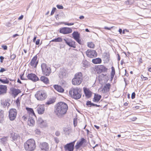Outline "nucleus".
Returning a JSON list of instances; mask_svg holds the SVG:
<instances>
[{
	"mask_svg": "<svg viewBox=\"0 0 151 151\" xmlns=\"http://www.w3.org/2000/svg\"><path fill=\"white\" fill-rule=\"evenodd\" d=\"M54 87L56 90L59 92L63 93L64 92V89L60 86L57 85H55L54 86Z\"/></svg>",
	"mask_w": 151,
	"mask_h": 151,
	"instance_id": "nucleus-27",
	"label": "nucleus"
},
{
	"mask_svg": "<svg viewBox=\"0 0 151 151\" xmlns=\"http://www.w3.org/2000/svg\"><path fill=\"white\" fill-rule=\"evenodd\" d=\"M63 23L65 25H67L68 26H70L73 25L74 24V23H68L67 22H63Z\"/></svg>",
	"mask_w": 151,
	"mask_h": 151,
	"instance_id": "nucleus-44",
	"label": "nucleus"
},
{
	"mask_svg": "<svg viewBox=\"0 0 151 151\" xmlns=\"http://www.w3.org/2000/svg\"><path fill=\"white\" fill-rule=\"evenodd\" d=\"M83 91L86 97L87 98H90L92 96V92L88 88L84 87Z\"/></svg>",
	"mask_w": 151,
	"mask_h": 151,
	"instance_id": "nucleus-22",
	"label": "nucleus"
},
{
	"mask_svg": "<svg viewBox=\"0 0 151 151\" xmlns=\"http://www.w3.org/2000/svg\"><path fill=\"white\" fill-rule=\"evenodd\" d=\"M27 77L28 79L34 82H36L40 80L38 77L34 73H28L27 76Z\"/></svg>",
	"mask_w": 151,
	"mask_h": 151,
	"instance_id": "nucleus-14",
	"label": "nucleus"
},
{
	"mask_svg": "<svg viewBox=\"0 0 151 151\" xmlns=\"http://www.w3.org/2000/svg\"><path fill=\"white\" fill-rule=\"evenodd\" d=\"M40 40L39 39H37L36 41L35 44L36 45H39L40 44Z\"/></svg>",
	"mask_w": 151,
	"mask_h": 151,
	"instance_id": "nucleus-59",
	"label": "nucleus"
},
{
	"mask_svg": "<svg viewBox=\"0 0 151 151\" xmlns=\"http://www.w3.org/2000/svg\"><path fill=\"white\" fill-rule=\"evenodd\" d=\"M101 97V95L95 93L94 95L93 101L94 102H98L100 100Z\"/></svg>",
	"mask_w": 151,
	"mask_h": 151,
	"instance_id": "nucleus-25",
	"label": "nucleus"
},
{
	"mask_svg": "<svg viewBox=\"0 0 151 151\" xmlns=\"http://www.w3.org/2000/svg\"><path fill=\"white\" fill-rule=\"evenodd\" d=\"M16 57V55L15 54H12V53H11V55L10 56V58L11 59V60H14Z\"/></svg>",
	"mask_w": 151,
	"mask_h": 151,
	"instance_id": "nucleus-43",
	"label": "nucleus"
},
{
	"mask_svg": "<svg viewBox=\"0 0 151 151\" xmlns=\"http://www.w3.org/2000/svg\"><path fill=\"white\" fill-rule=\"evenodd\" d=\"M35 96L37 100L43 101L47 97L46 94L42 90L37 91L35 94Z\"/></svg>",
	"mask_w": 151,
	"mask_h": 151,
	"instance_id": "nucleus-4",
	"label": "nucleus"
},
{
	"mask_svg": "<svg viewBox=\"0 0 151 151\" xmlns=\"http://www.w3.org/2000/svg\"><path fill=\"white\" fill-rule=\"evenodd\" d=\"M92 62L94 64H100L101 63V59L99 58H97L93 59Z\"/></svg>",
	"mask_w": 151,
	"mask_h": 151,
	"instance_id": "nucleus-30",
	"label": "nucleus"
},
{
	"mask_svg": "<svg viewBox=\"0 0 151 151\" xmlns=\"http://www.w3.org/2000/svg\"><path fill=\"white\" fill-rule=\"evenodd\" d=\"M24 75V73H23L22 74L20 75V79L22 80H27V79H25V78H23V76Z\"/></svg>",
	"mask_w": 151,
	"mask_h": 151,
	"instance_id": "nucleus-52",
	"label": "nucleus"
},
{
	"mask_svg": "<svg viewBox=\"0 0 151 151\" xmlns=\"http://www.w3.org/2000/svg\"><path fill=\"white\" fill-rule=\"evenodd\" d=\"M137 118L135 117H133L131 119V120L132 121H134L137 119Z\"/></svg>",
	"mask_w": 151,
	"mask_h": 151,
	"instance_id": "nucleus-60",
	"label": "nucleus"
},
{
	"mask_svg": "<svg viewBox=\"0 0 151 151\" xmlns=\"http://www.w3.org/2000/svg\"><path fill=\"white\" fill-rule=\"evenodd\" d=\"M0 139L1 142L3 144H5V142H6L7 140V138L6 137H3V138H1Z\"/></svg>",
	"mask_w": 151,
	"mask_h": 151,
	"instance_id": "nucleus-39",
	"label": "nucleus"
},
{
	"mask_svg": "<svg viewBox=\"0 0 151 151\" xmlns=\"http://www.w3.org/2000/svg\"><path fill=\"white\" fill-rule=\"evenodd\" d=\"M81 90L78 88H73L70 90L69 94L74 99H80L81 97Z\"/></svg>",
	"mask_w": 151,
	"mask_h": 151,
	"instance_id": "nucleus-3",
	"label": "nucleus"
},
{
	"mask_svg": "<svg viewBox=\"0 0 151 151\" xmlns=\"http://www.w3.org/2000/svg\"><path fill=\"white\" fill-rule=\"evenodd\" d=\"M87 46L89 47L92 48H93L95 47V45L92 42H88Z\"/></svg>",
	"mask_w": 151,
	"mask_h": 151,
	"instance_id": "nucleus-37",
	"label": "nucleus"
},
{
	"mask_svg": "<svg viewBox=\"0 0 151 151\" xmlns=\"http://www.w3.org/2000/svg\"><path fill=\"white\" fill-rule=\"evenodd\" d=\"M63 40L65 44L69 47L74 48L76 47V42L75 41L66 37L64 38Z\"/></svg>",
	"mask_w": 151,
	"mask_h": 151,
	"instance_id": "nucleus-10",
	"label": "nucleus"
},
{
	"mask_svg": "<svg viewBox=\"0 0 151 151\" xmlns=\"http://www.w3.org/2000/svg\"><path fill=\"white\" fill-rule=\"evenodd\" d=\"M7 70L3 68H1L0 70V73H3L4 72Z\"/></svg>",
	"mask_w": 151,
	"mask_h": 151,
	"instance_id": "nucleus-47",
	"label": "nucleus"
},
{
	"mask_svg": "<svg viewBox=\"0 0 151 151\" xmlns=\"http://www.w3.org/2000/svg\"><path fill=\"white\" fill-rule=\"evenodd\" d=\"M74 77H76V78H82V73L81 72H78L75 75Z\"/></svg>",
	"mask_w": 151,
	"mask_h": 151,
	"instance_id": "nucleus-36",
	"label": "nucleus"
},
{
	"mask_svg": "<svg viewBox=\"0 0 151 151\" xmlns=\"http://www.w3.org/2000/svg\"><path fill=\"white\" fill-rule=\"evenodd\" d=\"M44 121V120H43L42 118L41 117H39L38 118V123L40 124H41Z\"/></svg>",
	"mask_w": 151,
	"mask_h": 151,
	"instance_id": "nucleus-45",
	"label": "nucleus"
},
{
	"mask_svg": "<svg viewBox=\"0 0 151 151\" xmlns=\"http://www.w3.org/2000/svg\"><path fill=\"white\" fill-rule=\"evenodd\" d=\"M37 58V55L33 57L29 64L31 66H34L35 68H36L38 62V60L36 61Z\"/></svg>",
	"mask_w": 151,
	"mask_h": 151,
	"instance_id": "nucleus-17",
	"label": "nucleus"
},
{
	"mask_svg": "<svg viewBox=\"0 0 151 151\" xmlns=\"http://www.w3.org/2000/svg\"><path fill=\"white\" fill-rule=\"evenodd\" d=\"M36 146L35 141L32 139H29L24 144V149L26 151H33Z\"/></svg>",
	"mask_w": 151,
	"mask_h": 151,
	"instance_id": "nucleus-2",
	"label": "nucleus"
},
{
	"mask_svg": "<svg viewBox=\"0 0 151 151\" xmlns=\"http://www.w3.org/2000/svg\"><path fill=\"white\" fill-rule=\"evenodd\" d=\"M47 124L46 123V120H44L43 122H42L41 124H40V126L41 127H46L47 126Z\"/></svg>",
	"mask_w": 151,
	"mask_h": 151,
	"instance_id": "nucleus-38",
	"label": "nucleus"
},
{
	"mask_svg": "<svg viewBox=\"0 0 151 151\" xmlns=\"http://www.w3.org/2000/svg\"><path fill=\"white\" fill-rule=\"evenodd\" d=\"M113 27H105L104 28L105 29H106L107 30H110L111 28H113Z\"/></svg>",
	"mask_w": 151,
	"mask_h": 151,
	"instance_id": "nucleus-55",
	"label": "nucleus"
},
{
	"mask_svg": "<svg viewBox=\"0 0 151 151\" xmlns=\"http://www.w3.org/2000/svg\"><path fill=\"white\" fill-rule=\"evenodd\" d=\"M7 87L6 85H0V95H3L7 92Z\"/></svg>",
	"mask_w": 151,
	"mask_h": 151,
	"instance_id": "nucleus-19",
	"label": "nucleus"
},
{
	"mask_svg": "<svg viewBox=\"0 0 151 151\" xmlns=\"http://www.w3.org/2000/svg\"><path fill=\"white\" fill-rule=\"evenodd\" d=\"M9 119L12 121L16 119L17 114L16 109H11L9 110Z\"/></svg>",
	"mask_w": 151,
	"mask_h": 151,
	"instance_id": "nucleus-8",
	"label": "nucleus"
},
{
	"mask_svg": "<svg viewBox=\"0 0 151 151\" xmlns=\"http://www.w3.org/2000/svg\"><path fill=\"white\" fill-rule=\"evenodd\" d=\"M111 75H114L115 73V71L114 67L112 66L111 68Z\"/></svg>",
	"mask_w": 151,
	"mask_h": 151,
	"instance_id": "nucleus-42",
	"label": "nucleus"
},
{
	"mask_svg": "<svg viewBox=\"0 0 151 151\" xmlns=\"http://www.w3.org/2000/svg\"><path fill=\"white\" fill-rule=\"evenodd\" d=\"M4 59V58L3 56H0V62L1 63H2L3 61V60Z\"/></svg>",
	"mask_w": 151,
	"mask_h": 151,
	"instance_id": "nucleus-58",
	"label": "nucleus"
},
{
	"mask_svg": "<svg viewBox=\"0 0 151 151\" xmlns=\"http://www.w3.org/2000/svg\"><path fill=\"white\" fill-rule=\"evenodd\" d=\"M24 16L23 15H21L20 17H19L18 18V19L19 20H21L23 18Z\"/></svg>",
	"mask_w": 151,
	"mask_h": 151,
	"instance_id": "nucleus-64",
	"label": "nucleus"
},
{
	"mask_svg": "<svg viewBox=\"0 0 151 151\" xmlns=\"http://www.w3.org/2000/svg\"><path fill=\"white\" fill-rule=\"evenodd\" d=\"M33 116L29 117L28 119V124L30 126H33L35 124V120Z\"/></svg>",
	"mask_w": 151,
	"mask_h": 151,
	"instance_id": "nucleus-26",
	"label": "nucleus"
},
{
	"mask_svg": "<svg viewBox=\"0 0 151 151\" xmlns=\"http://www.w3.org/2000/svg\"><path fill=\"white\" fill-rule=\"evenodd\" d=\"M18 137V135L17 134L14 133L12 137V139L14 141L17 140V138Z\"/></svg>",
	"mask_w": 151,
	"mask_h": 151,
	"instance_id": "nucleus-40",
	"label": "nucleus"
},
{
	"mask_svg": "<svg viewBox=\"0 0 151 151\" xmlns=\"http://www.w3.org/2000/svg\"><path fill=\"white\" fill-rule=\"evenodd\" d=\"M59 31L60 33L66 35L71 33L72 32V29L70 27H63L60 28Z\"/></svg>",
	"mask_w": 151,
	"mask_h": 151,
	"instance_id": "nucleus-13",
	"label": "nucleus"
},
{
	"mask_svg": "<svg viewBox=\"0 0 151 151\" xmlns=\"http://www.w3.org/2000/svg\"><path fill=\"white\" fill-rule=\"evenodd\" d=\"M141 77L142 79L144 81L147 80L148 79L147 77H144L142 75H141Z\"/></svg>",
	"mask_w": 151,
	"mask_h": 151,
	"instance_id": "nucleus-49",
	"label": "nucleus"
},
{
	"mask_svg": "<svg viewBox=\"0 0 151 151\" xmlns=\"http://www.w3.org/2000/svg\"><path fill=\"white\" fill-rule=\"evenodd\" d=\"M55 40L56 42H61L63 41V39L61 37H58Z\"/></svg>",
	"mask_w": 151,
	"mask_h": 151,
	"instance_id": "nucleus-41",
	"label": "nucleus"
},
{
	"mask_svg": "<svg viewBox=\"0 0 151 151\" xmlns=\"http://www.w3.org/2000/svg\"><path fill=\"white\" fill-rule=\"evenodd\" d=\"M56 10V8L55 7H53L52 9V10L51 11V14H50V15H53L55 12V11Z\"/></svg>",
	"mask_w": 151,
	"mask_h": 151,
	"instance_id": "nucleus-46",
	"label": "nucleus"
},
{
	"mask_svg": "<svg viewBox=\"0 0 151 151\" xmlns=\"http://www.w3.org/2000/svg\"><path fill=\"white\" fill-rule=\"evenodd\" d=\"M4 111L0 109V123H1L4 120Z\"/></svg>",
	"mask_w": 151,
	"mask_h": 151,
	"instance_id": "nucleus-33",
	"label": "nucleus"
},
{
	"mask_svg": "<svg viewBox=\"0 0 151 151\" xmlns=\"http://www.w3.org/2000/svg\"><path fill=\"white\" fill-rule=\"evenodd\" d=\"M82 64L83 66L85 68H87L89 65L88 62L86 60H83Z\"/></svg>",
	"mask_w": 151,
	"mask_h": 151,
	"instance_id": "nucleus-34",
	"label": "nucleus"
},
{
	"mask_svg": "<svg viewBox=\"0 0 151 151\" xmlns=\"http://www.w3.org/2000/svg\"><path fill=\"white\" fill-rule=\"evenodd\" d=\"M39 147L41 150H44L45 151H48L49 149V145L46 142L40 143Z\"/></svg>",
	"mask_w": 151,
	"mask_h": 151,
	"instance_id": "nucleus-16",
	"label": "nucleus"
},
{
	"mask_svg": "<svg viewBox=\"0 0 151 151\" xmlns=\"http://www.w3.org/2000/svg\"><path fill=\"white\" fill-rule=\"evenodd\" d=\"M26 109L29 114V117L33 116L35 118L36 117L34 110L32 108L27 107Z\"/></svg>",
	"mask_w": 151,
	"mask_h": 151,
	"instance_id": "nucleus-23",
	"label": "nucleus"
},
{
	"mask_svg": "<svg viewBox=\"0 0 151 151\" xmlns=\"http://www.w3.org/2000/svg\"><path fill=\"white\" fill-rule=\"evenodd\" d=\"M42 72L46 76H49L51 73V69L47 66L46 63H43L41 65Z\"/></svg>",
	"mask_w": 151,
	"mask_h": 151,
	"instance_id": "nucleus-5",
	"label": "nucleus"
},
{
	"mask_svg": "<svg viewBox=\"0 0 151 151\" xmlns=\"http://www.w3.org/2000/svg\"><path fill=\"white\" fill-rule=\"evenodd\" d=\"M55 108V112L56 114L58 117H60L66 114L68 109V106L65 102H60L56 105Z\"/></svg>",
	"mask_w": 151,
	"mask_h": 151,
	"instance_id": "nucleus-1",
	"label": "nucleus"
},
{
	"mask_svg": "<svg viewBox=\"0 0 151 151\" xmlns=\"http://www.w3.org/2000/svg\"><path fill=\"white\" fill-rule=\"evenodd\" d=\"M63 131L67 135V132L69 131V129H64Z\"/></svg>",
	"mask_w": 151,
	"mask_h": 151,
	"instance_id": "nucleus-61",
	"label": "nucleus"
},
{
	"mask_svg": "<svg viewBox=\"0 0 151 151\" xmlns=\"http://www.w3.org/2000/svg\"><path fill=\"white\" fill-rule=\"evenodd\" d=\"M86 105L88 107L94 106V104L91 102V101H86Z\"/></svg>",
	"mask_w": 151,
	"mask_h": 151,
	"instance_id": "nucleus-35",
	"label": "nucleus"
},
{
	"mask_svg": "<svg viewBox=\"0 0 151 151\" xmlns=\"http://www.w3.org/2000/svg\"><path fill=\"white\" fill-rule=\"evenodd\" d=\"M59 76L60 78H66L68 76L67 70L64 68H60L59 73Z\"/></svg>",
	"mask_w": 151,
	"mask_h": 151,
	"instance_id": "nucleus-15",
	"label": "nucleus"
},
{
	"mask_svg": "<svg viewBox=\"0 0 151 151\" xmlns=\"http://www.w3.org/2000/svg\"><path fill=\"white\" fill-rule=\"evenodd\" d=\"M40 80L46 84H47L49 83V80L45 76H41L40 78Z\"/></svg>",
	"mask_w": 151,
	"mask_h": 151,
	"instance_id": "nucleus-28",
	"label": "nucleus"
},
{
	"mask_svg": "<svg viewBox=\"0 0 151 151\" xmlns=\"http://www.w3.org/2000/svg\"><path fill=\"white\" fill-rule=\"evenodd\" d=\"M72 37L79 44H82L81 40L80 39V34L78 31H75L72 33Z\"/></svg>",
	"mask_w": 151,
	"mask_h": 151,
	"instance_id": "nucleus-9",
	"label": "nucleus"
},
{
	"mask_svg": "<svg viewBox=\"0 0 151 151\" xmlns=\"http://www.w3.org/2000/svg\"><path fill=\"white\" fill-rule=\"evenodd\" d=\"M10 91L12 93V94L14 97H16L18 95L21 93V91L19 89H16L12 87L10 88Z\"/></svg>",
	"mask_w": 151,
	"mask_h": 151,
	"instance_id": "nucleus-18",
	"label": "nucleus"
},
{
	"mask_svg": "<svg viewBox=\"0 0 151 151\" xmlns=\"http://www.w3.org/2000/svg\"><path fill=\"white\" fill-rule=\"evenodd\" d=\"M111 85L109 83H106L105 85L102 90V91L103 93H106L107 92H108L109 91L110 89Z\"/></svg>",
	"mask_w": 151,
	"mask_h": 151,
	"instance_id": "nucleus-24",
	"label": "nucleus"
},
{
	"mask_svg": "<svg viewBox=\"0 0 151 151\" xmlns=\"http://www.w3.org/2000/svg\"><path fill=\"white\" fill-rule=\"evenodd\" d=\"M86 142V140L83 137H82L79 141H78L75 146L76 151L79 150L81 147H84L83 145Z\"/></svg>",
	"mask_w": 151,
	"mask_h": 151,
	"instance_id": "nucleus-7",
	"label": "nucleus"
},
{
	"mask_svg": "<svg viewBox=\"0 0 151 151\" xmlns=\"http://www.w3.org/2000/svg\"><path fill=\"white\" fill-rule=\"evenodd\" d=\"M76 141V140L65 145L64 147L65 150L68 151H73L74 146Z\"/></svg>",
	"mask_w": 151,
	"mask_h": 151,
	"instance_id": "nucleus-11",
	"label": "nucleus"
},
{
	"mask_svg": "<svg viewBox=\"0 0 151 151\" xmlns=\"http://www.w3.org/2000/svg\"><path fill=\"white\" fill-rule=\"evenodd\" d=\"M109 56L110 55L108 53L106 52L104 53V58L106 61L109 62Z\"/></svg>",
	"mask_w": 151,
	"mask_h": 151,
	"instance_id": "nucleus-31",
	"label": "nucleus"
},
{
	"mask_svg": "<svg viewBox=\"0 0 151 151\" xmlns=\"http://www.w3.org/2000/svg\"><path fill=\"white\" fill-rule=\"evenodd\" d=\"M57 8L59 9H63V6L61 5H57L56 6Z\"/></svg>",
	"mask_w": 151,
	"mask_h": 151,
	"instance_id": "nucleus-48",
	"label": "nucleus"
},
{
	"mask_svg": "<svg viewBox=\"0 0 151 151\" xmlns=\"http://www.w3.org/2000/svg\"><path fill=\"white\" fill-rule=\"evenodd\" d=\"M36 133L37 134H40V131L38 129H36L35 130Z\"/></svg>",
	"mask_w": 151,
	"mask_h": 151,
	"instance_id": "nucleus-57",
	"label": "nucleus"
},
{
	"mask_svg": "<svg viewBox=\"0 0 151 151\" xmlns=\"http://www.w3.org/2000/svg\"><path fill=\"white\" fill-rule=\"evenodd\" d=\"M95 71L97 74H100L102 73L107 72L108 70V69L104 65H102L98 66L95 65Z\"/></svg>",
	"mask_w": 151,
	"mask_h": 151,
	"instance_id": "nucleus-6",
	"label": "nucleus"
},
{
	"mask_svg": "<svg viewBox=\"0 0 151 151\" xmlns=\"http://www.w3.org/2000/svg\"><path fill=\"white\" fill-rule=\"evenodd\" d=\"M4 79L0 78V82L3 84H8L9 81L6 77H4Z\"/></svg>",
	"mask_w": 151,
	"mask_h": 151,
	"instance_id": "nucleus-32",
	"label": "nucleus"
},
{
	"mask_svg": "<svg viewBox=\"0 0 151 151\" xmlns=\"http://www.w3.org/2000/svg\"><path fill=\"white\" fill-rule=\"evenodd\" d=\"M115 150H116L117 151H123V150H122L119 148H116L115 149Z\"/></svg>",
	"mask_w": 151,
	"mask_h": 151,
	"instance_id": "nucleus-63",
	"label": "nucleus"
},
{
	"mask_svg": "<svg viewBox=\"0 0 151 151\" xmlns=\"http://www.w3.org/2000/svg\"><path fill=\"white\" fill-rule=\"evenodd\" d=\"M82 80V78L74 77L72 80V83L74 85H78L81 83Z\"/></svg>",
	"mask_w": 151,
	"mask_h": 151,
	"instance_id": "nucleus-21",
	"label": "nucleus"
},
{
	"mask_svg": "<svg viewBox=\"0 0 151 151\" xmlns=\"http://www.w3.org/2000/svg\"><path fill=\"white\" fill-rule=\"evenodd\" d=\"M55 134L58 137L60 135V132L58 131H57L55 132Z\"/></svg>",
	"mask_w": 151,
	"mask_h": 151,
	"instance_id": "nucleus-56",
	"label": "nucleus"
},
{
	"mask_svg": "<svg viewBox=\"0 0 151 151\" xmlns=\"http://www.w3.org/2000/svg\"><path fill=\"white\" fill-rule=\"evenodd\" d=\"M1 47L4 50H6L7 49V47L6 45H3L1 46Z\"/></svg>",
	"mask_w": 151,
	"mask_h": 151,
	"instance_id": "nucleus-54",
	"label": "nucleus"
},
{
	"mask_svg": "<svg viewBox=\"0 0 151 151\" xmlns=\"http://www.w3.org/2000/svg\"><path fill=\"white\" fill-rule=\"evenodd\" d=\"M87 56L90 58H93L96 57L97 55V53L95 50L88 49L86 51Z\"/></svg>",
	"mask_w": 151,
	"mask_h": 151,
	"instance_id": "nucleus-12",
	"label": "nucleus"
},
{
	"mask_svg": "<svg viewBox=\"0 0 151 151\" xmlns=\"http://www.w3.org/2000/svg\"><path fill=\"white\" fill-rule=\"evenodd\" d=\"M54 141L57 144H58L59 142V140L58 138L55 137L54 138Z\"/></svg>",
	"mask_w": 151,
	"mask_h": 151,
	"instance_id": "nucleus-51",
	"label": "nucleus"
},
{
	"mask_svg": "<svg viewBox=\"0 0 151 151\" xmlns=\"http://www.w3.org/2000/svg\"><path fill=\"white\" fill-rule=\"evenodd\" d=\"M15 103L17 105H18V104H20V100L19 97L15 101Z\"/></svg>",
	"mask_w": 151,
	"mask_h": 151,
	"instance_id": "nucleus-50",
	"label": "nucleus"
},
{
	"mask_svg": "<svg viewBox=\"0 0 151 151\" xmlns=\"http://www.w3.org/2000/svg\"><path fill=\"white\" fill-rule=\"evenodd\" d=\"M56 98L55 97H53L52 98H50L48 101L45 103V104L49 105L51 104H52L55 102Z\"/></svg>",
	"mask_w": 151,
	"mask_h": 151,
	"instance_id": "nucleus-29",
	"label": "nucleus"
},
{
	"mask_svg": "<svg viewBox=\"0 0 151 151\" xmlns=\"http://www.w3.org/2000/svg\"><path fill=\"white\" fill-rule=\"evenodd\" d=\"M136 94L134 92H133L131 95V98L133 99L135 98Z\"/></svg>",
	"mask_w": 151,
	"mask_h": 151,
	"instance_id": "nucleus-53",
	"label": "nucleus"
},
{
	"mask_svg": "<svg viewBox=\"0 0 151 151\" xmlns=\"http://www.w3.org/2000/svg\"><path fill=\"white\" fill-rule=\"evenodd\" d=\"M19 35H18V34H16L14 35H13L12 36V37L13 38H15L17 36H19Z\"/></svg>",
	"mask_w": 151,
	"mask_h": 151,
	"instance_id": "nucleus-62",
	"label": "nucleus"
},
{
	"mask_svg": "<svg viewBox=\"0 0 151 151\" xmlns=\"http://www.w3.org/2000/svg\"><path fill=\"white\" fill-rule=\"evenodd\" d=\"M37 109L38 114H43L45 110L44 105H38L37 107Z\"/></svg>",
	"mask_w": 151,
	"mask_h": 151,
	"instance_id": "nucleus-20",
	"label": "nucleus"
}]
</instances>
